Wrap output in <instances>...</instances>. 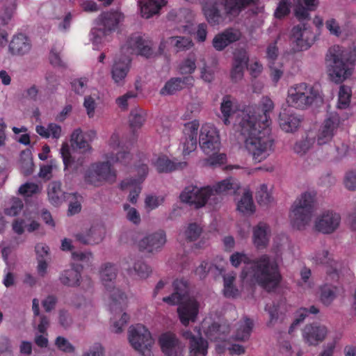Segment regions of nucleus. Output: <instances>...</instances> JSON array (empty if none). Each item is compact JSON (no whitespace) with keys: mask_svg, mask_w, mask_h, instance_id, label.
<instances>
[{"mask_svg":"<svg viewBox=\"0 0 356 356\" xmlns=\"http://www.w3.org/2000/svg\"><path fill=\"white\" fill-rule=\"evenodd\" d=\"M312 259L316 264L324 265L327 274L337 276L341 264L333 259L332 255L327 250H323L316 252L312 256Z\"/></svg>","mask_w":356,"mask_h":356,"instance_id":"34","label":"nucleus"},{"mask_svg":"<svg viewBox=\"0 0 356 356\" xmlns=\"http://www.w3.org/2000/svg\"><path fill=\"white\" fill-rule=\"evenodd\" d=\"M165 243V233L159 230L146 234L139 241L138 248L143 252L154 253L160 251Z\"/></svg>","mask_w":356,"mask_h":356,"instance_id":"25","label":"nucleus"},{"mask_svg":"<svg viewBox=\"0 0 356 356\" xmlns=\"http://www.w3.org/2000/svg\"><path fill=\"white\" fill-rule=\"evenodd\" d=\"M33 163L30 150L22 151L20 155V170L26 176L31 175L33 171Z\"/></svg>","mask_w":356,"mask_h":356,"instance_id":"54","label":"nucleus"},{"mask_svg":"<svg viewBox=\"0 0 356 356\" xmlns=\"http://www.w3.org/2000/svg\"><path fill=\"white\" fill-rule=\"evenodd\" d=\"M300 118L293 113L284 110L280 114V126L281 129L286 132L296 131L300 126Z\"/></svg>","mask_w":356,"mask_h":356,"instance_id":"40","label":"nucleus"},{"mask_svg":"<svg viewBox=\"0 0 356 356\" xmlns=\"http://www.w3.org/2000/svg\"><path fill=\"white\" fill-rule=\"evenodd\" d=\"M39 227V224L35 221L31 220L29 223L24 219H17L13 223V229L14 232L18 234H22L25 228L29 232H33Z\"/></svg>","mask_w":356,"mask_h":356,"instance_id":"55","label":"nucleus"},{"mask_svg":"<svg viewBox=\"0 0 356 356\" xmlns=\"http://www.w3.org/2000/svg\"><path fill=\"white\" fill-rule=\"evenodd\" d=\"M128 339L131 347L142 356H152V348L154 340L149 330L142 324L129 327Z\"/></svg>","mask_w":356,"mask_h":356,"instance_id":"11","label":"nucleus"},{"mask_svg":"<svg viewBox=\"0 0 356 356\" xmlns=\"http://www.w3.org/2000/svg\"><path fill=\"white\" fill-rule=\"evenodd\" d=\"M229 260L234 267L242 263L245 264L240 276L243 286H252L258 284L270 290L280 283L281 275L278 264L267 254L250 261L247 254L236 252L230 256Z\"/></svg>","mask_w":356,"mask_h":356,"instance_id":"1","label":"nucleus"},{"mask_svg":"<svg viewBox=\"0 0 356 356\" xmlns=\"http://www.w3.org/2000/svg\"><path fill=\"white\" fill-rule=\"evenodd\" d=\"M199 145L204 154H213L219 151L220 139L217 128L211 123L201 126L199 134Z\"/></svg>","mask_w":356,"mask_h":356,"instance_id":"16","label":"nucleus"},{"mask_svg":"<svg viewBox=\"0 0 356 356\" xmlns=\"http://www.w3.org/2000/svg\"><path fill=\"white\" fill-rule=\"evenodd\" d=\"M207 188L211 191L209 204L214 206L221 201V195L235 193L239 189L240 184L236 179L228 177L213 186H207Z\"/></svg>","mask_w":356,"mask_h":356,"instance_id":"19","label":"nucleus"},{"mask_svg":"<svg viewBox=\"0 0 356 356\" xmlns=\"http://www.w3.org/2000/svg\"><path fill=\"white\" fill-rule=\"evenodd\" d=\"M252 327V321L247 317H245L236 325L234 339L238 341H245L248 339L250 336Z\"/></svg>","mask_w":356,"mask_h":356,"instance_id":"49","label":"nucleus"},{"mask_svg":"<svg viewBox=\"0 0 356 356\" xmlns=\"http://www.w3.org/2000/svg\"><path fill=\"white\" fill-rule=\"evenodd\" d=\"M237 210L244 215H250L254 213L255 207L252 200V194L249 189H245L238 200Z\"/></svg>","mask_w":356,"mask_h":356,"instance_id":"48","label":"nucleus"},{"mask_svg":"<svg viewBox=\"0 0 356 356\" xmlns=\"http://www.w3.org/2000/svg\"><path fill=\"white\" fill-rule=\"evenodd\" d=\"M106 161L92 163L84 173V181L95 186H102L106 181L115 179V172L111 168V164L120 163L127 165L131 160V155L120 145V136L114 133L110 137L106 149L103 154Z\"/></svg>","mask_w":356,"mask_h":356,"instance_id":"3","label":"nucleus"},{"mask_svg":"<svg viewBox=\"0 0 356 356\" xmlns=\"http://www.w3.org/2000/svg\"><path fill=\"white\" fill-rule=\"evenodd\" d=\"M329 333L327 327L318 323L306 325L302 330V337L305 343L317 346L322 343Z\"/></svg>","mask_w":356,"mask_h":356,"instance_id":"21","label":"nucleus"},{"mask_svg":"<svg viewBox=\"0 0 356 356\" xmlns=\"http://www.w3.org/2000/svg\"><path fill=\"white\" fill-rule=\"evenodd\" d=\"M55 346L56 348L65 353H72L75 350L74 346L69 341V340L63 337H58L55 340Z\"/></svg>","mask_w":356,"mask_h":356,"instance_id":"63","label":"nucleus"},{"mask_svg":"<svg viewBox=\"0 0 356 356\" xmlns=\"http://www.w3.org/2000/svg\"><path fill=\"white\" fill-rule=\"evenodd\" d=\"M97 137V133L94 130H89L85 133L80 128L73 131L71 134L70 142L73 147L81 150L83 153L90 152L92 147L90 143Z\"/></svg>","mask_w":356,"mask_h":356,"instance_id":"30","label":"nucleus"},{"mask_svg":"<svg viewBox=\"0 0 356 356\" xmlns=\"http://www.w3.org/2000/svg\"><path fill=\"white\" fill-rule=\"evenodd\" d=\"M60 153L63 158V163L65 165V168H73L74 169H76L79 165H82L84 161L83 159H81L79 163H76L72 159L70 152V147L67 143H64L62 145V147L60 150Z\"/></svg>","mask_w":356,"mask_h":356,"instance_id":"56","label":"nucleus"},{"mask_svg":"<svg viewBox=\"0 0 356 356\" xmlns=\"http://www.w3.org/2000/svg\"><path fill=\"white\" fill-rule=\"evenodd\" d=\"M147 159L143 156L140 159L138 163L134 165L135 170L138 175V179H127L120 184V188L123 191L129 192V200L135 204L137 202V197L140 193V184L145 179L148 173V167L147 165Z\"/></svg>","mask_w":356,"mask_h":356,"instance_id":"14","label":"nucleus"},{"mask_svg":"<svg viewBox=\"0 0 356 356\" xmlns=\"http://www.w3.org/2000/svg\"><path fill=\"white\" fill-rule=\"evenodd\" d=\"M257 0H202V14L211 26L224 24L228 19L238 16L248 6Z\"/></svg>","mask_w":356,"mask_h":356,"instance_id":"4","label":"nucleus"},{"mask_svg":"<svg viewBox=\"0 0 356 356\" xmlns=\"http://www.w3.org/2000/svg\"><path fill=\"white\" fill-rule=\"evenodd\" d=\"M238 111V105L235 98L230 95H225L222 97L220 104V118L225 124H230L229 118H232Z\"/></svg>","mask_w":356,"mask_h":356,"instance_id":"39","label":"nucleus"},{"mask_svg":"<svg viewBox=\"0 0 356 356\" xmlns=\"http://www.w3.org/2000/svg\"><path fill=\"white\" fill-rule=\"evenodd\" d=\"M211 191L207 186L198 188L191 185L186 186L179 195L182 202L195 206L196 208L204 207L209 204V194Z\"/></svg>","mask_w":356,"mask_h":356,"instance_id":"20","label":"nucleus"},{"mask_svg":"<svg viewBox=\"0 0 356 356\" xmlns=\"http://www.w3.org/2000/svg\"><path fill=\"white\" fill-rule=\"evenodd\" d=\"M66 200L70 201L68 212L70 215H74L81 211V197L76 193H70Z\"/></svg>","mask_w":356,"mask_h":356,"instance_id":"62","label":"nucleus"},{"mask_svg":"<svg viewBox=\"0 0 356 356\" xmlns=\"http://www.w3.org/2000/svg\"><path fill=\"white\" fill-rule=\"evenodd\" d=\"M81 268L72 266L71 268L64 270L60 275V282L67 286H76L80 284Z\"/></svg>","mask_w":356,"mask_h":356,"instance_id":"47","label":"nucleus"},{"mask_svg":"<svg viewBox=\"0 0 356 356\" xmlns=\"http://www.w3.org/2000/svg\"><path fill=\"white\" fill-rule=\"evenodd\" d=\"M69 194L62 190L60 181H51L48 186V198L49 202L54 206H59L64 202L67 199Z\"/></svg>","mask_w":356,"mask_h":356,"instance_id":"42","label":"nucleus"},{"mask_svg":"<svg viewBox=\"0 0 356 356\" xmlns=\"http://www.w3.org/2000/svg\"><path fill=\"white\" fill-rule=\"evenodd\" d=\"M200 127V122L197 120H194L184 124L183 129L184 136L181 139L183 146V154L188 155L194 151L197 144V131Z\"/></svg>","mask_w":356,"mask_h":356,"instance_id":"27","label":"nucleus"},{"mask_svg":"<svg viewBox=\"0 0 356 356\" xmlns=\"http://www.w3.org/2000/svg\"><path fill=\"white\" fill-rule=\"evenodd\" d=\"M341 219L339 213L330 209L324 210L315 218L314 229L322 234H332L339 228Z\"/></svg>","mask_w":356,"mask_h":356,"instance_id":"18","label":"nucleus"},{"mask_svg":"<svg viewBox=\"0 0 356 356\" xmlns=\"http://www.w3.org/2000/svg\"><path fill=\"white\" fill-rule=\"evenodd\" d=\"M168 42L173 47H175L177 51H184L189 49L192 45V40L189 38L175 36L170 37L168 40Z\"/></svg>","mask_w":356,"mask_h":356,"instance_id":"58","label":"nucleus"},{"mask_svg":"<svg viewBox=\"0 0 356 356\" xmlns=\"http://www.w3.org/2000/svg\"><path fill=\"white\" fill-rule=\"evenodd\" d=\"M36 132L43 138H49L52 137L55 139H58L61 136V127L55 124L50 123L45 127L42 125H38L35 127Z\"/></svg>","mask_w":356,"mask_h":356,"instance_id":"50","label":"nucleus"},{"mask_svg":"<svg viewBox=\"0 0 356 356\" xmlns=\"http://www.w3.org/2000/svg\"><path fill=\"white\" fill-rule=\"evenodd\" d=\"M131 58L129 56L120 55L115 58L111 68V75L114 83L123 86L130 71Z\"/></svg>","mask_w":356,"mask_h":356,"instance_id":"23","label":"nucleus"},{"mask_svg":"<svg viewBox=\"0 0 356 356\" xmlns=\"http://www.w3.org/2000/svg\"><path fill=\"white\" fill-rule=\"evenodd\" d=\"M174 292L170 296L163 298V301L170 305L180 304L177 312L181 323L187 326L195 322L199 312V303L193 297H188V286L184 280L173 282Z\"/></svg>","mask_w":356,"mask_h":356,"instance_id":"6","label":"nucleus"},{"mask_svg":"<svg viewBox=\"0 0 356 356\" xmlns=\"http://www.w3.org/2000/svg\"><path fill=\"white\" fill-rule=\"evenodd\" d=\"M229 327L226 323L218 324L214 323L209 326L205 334L211 341H225L229 333Z\"/></svg>","mask_w":356,"mask_h":356,"instance_id":"41","label":"nucleus"},{"mask_svg":"<svg viewBox=\"0 0 356 356\" xmlns=\"http://www.w3.org/2000/svg\"><path fill=\"white\" fill-rule=\"evenodd\" d=\"M252 233L253 243L256 248H265L268 244L271 235L270 226L264 222H260L253 227Z\"/></svg>","mask_w":356,"mask_h":356,"instance_id":"36","label":"nucleus"},{"mask_svg":"<svg viewBox=\"0 0 356 356\" xmlns=\"http://www.w3.org/2000/svg\"><path fill=\"white\" fill-rule=\"evenodd\" d=\"M152 165L159 173H169L186 167V162H177L170 160L166 155L155 156L152 160Z\"/></svg>","mask_w":356,"mask_h":356,"instance_id":"32","label":"nucleus"},{"mask_svg":"<svg viewBox=\"0 0 356 356\" xmlns=\"http://www.w3.org/2000/svg\"><path fill=\"white\" fill-rule=\"evenodd\" d=\"M31 48L29 39L24 34H17L13 37L9 44V51L13 55L22 56L28 54Z\"/></svg>","mask_w":356,"mask_h":356,"instance_id":"37","label":"nucleus"},{"mask_svg":"<svg viewBox=\"0 0 356 356\" xmlns=\"http://www.w3.org/2000/svg\"><path fill=\"white\" fill-rule=\"evenodd\" d=\"M153 42L147 36L140 33H134L130 35L122 46V54H136L146 58L152 57L154 55Z\"/></svg>","mask_w":356,"mask_h":356,"instance_id":"13","label":"nucleus"},{"mask_svg":"<svg viewBox=\"0 0 356 356\" xmlns=\"http://www.w3.org/2000/svg\"><path fill=\"white\" fill-rule=\"evenodd\" d=\"M316 143V134L314 131H309L295 143L293 150L299 155H305Z\"/></svg>","mask_w":356,"mask_h":356,"instance_id":"44","label":"nucleus"},{"mask_svg":"<svg viewBox=\"0 0 356 356\" xmlns=\"http://www.w3.org/2000/svg\"><path fill=\"white\" fill-rule=\"evenodd\" d=\"M15 12V6L14 4L5 6L0 12V26L9 25L12 21ZM7 33L0 29V44H5L7 42Z\"/></svg>","mask_w":356,"mask_h":356,"instance_id":"46","label":"nucleus"},{"mask_svg":"<svg viewBox=\"0 0 356 356\" xmlns=\"http://www.w3.org/2000/svg\"><path fill=\"white\" fill-rule=\"evenodd\" d=\"M236 279V274L233 272L225 274L223 276L225 296L227 298H235L238 296L239 292L237 288L234 286Z\"/></svg>","mask_w":356,"mask_h":356,"instance_id":"53","label":"nucleus"},{"mask_svg":"<svg viewBox=\"0 0 356 356\" xmlns=\"http://www.w3.org/2000/svg\"><path fill=\"white\" fill-rule=\"evenodd\" d=\"M106 228L102 223H95L91 227L76 234L78 241L86 245H95L101 243L104 238Z\"/></svg>","mask_w":356,"mask_h":356,"instance_id":"29","label":"nucleus"},{"mask_svg":"<svg viewBox=\"0 0 356 356\" xmlns=\"http://www.w3.org/2000/svg\"><path fill=\"white\" fill-rule=\"evenodd\" d=\"M255 108L249 107L243 112V118L239 121L241 133L245 138V147L252 156L255 163L268 159L274 152V140L270 127L258 126L257 118L253 115Z\"/></svg>","mask_w":356,"mask_h":356,"instance_id":"2","label":"nucleus"},{"mask_svg":"<svg viewBox=\"0 0 356 356\" xmlns=\"http://www.w3.org/2000/svg\"><path fill=\"white\" fill-rule=\"evenodd\" d=\"M123 17V15L118 11L105 12L99 15L97 19L99 27L92 29L90 34L94 49L99 48V45L104 42L107 33L115 31Z\"/></svg>","mask_w":356,"mask_h":356,"instance_id":"9","label":"nucleus"},{"mask_svg":"<svg viewBox=\"0 0 356 356\" xmlns=\"http://www.w3.org/2000/svg\"><path fill=\"white\" fill-rule=\"evenodd\" d=\"M159 342L165 356H183L185 346L175 334L170 332L162 334Z\"/></svg>","mask_w":356,"mask_h":356,"instance_id":"26","label":"nucleus"},{"mask_svg":"<svg viewBox=\"0 0 356 356\" xmlns=\"http://www.w3.org/2000/svg\"><path fill=\"white\" fill-rule=\"evenodd\" d=\"M24 207L22 201L18 197H13L4 212L7 216H15L19 214Z\"/></svg>","mask_w":356,"mask_h":356,"instance_id":"61","label":"nucleus"},{"mask_svg":"<svg viewBox=\"0 0 356 356\" xmlns=\"http://www.w3.org/2000/svg\"><path fill=\"white\" fill-rule=\"evenodd\" d=\"M249 56L244 49H237L234 54L233 66L231 71L232 79L237 82L243 76L244 70L248 67Z\"/></svg>","mask_w":356,"mask_h":356,"instance_id":"33","label":"nucleus"},{"mask_svg":"<svg viewBox=\"0 0 356 356\" xmlns=\"http://www.w3.org/2000/svg\"><path fill=\"white\" fill-rule=\"evenodd\" d=\"M183 337L189 340L190 356H206L208 343L202 337H196L190 330L183 332Z\"/></svg>","mask_w":356,"mask_h":356,"instance_id":"35","label":"nucleus"},{"mask_svg":"<svg viewBox=\"0 0 356 356\" xmlns=\"http://www.w3.org/2000/svg\"><path fill=\"white\" fill-rule=\"evenodd\" d=\"M286 101L289 106L304 110L321 102L323 97L317 86L302 82L289 88Z\"/></svg>","mask_w":356,"mask_h":356,"instance_id":"7","label":"nucleus"},{"mask_svg":"<svg viewBox=\"0 0 356 356\" xmlns=\"http://www.w3.org/2000/svg\"><path fill=\"white\" fill-rule=\"evenodd\" d=\"M352 91L350 87L346 86H341L338 95V104L339 108H346L350 102Z\"/></svg>","mask_w":356,"mask_h":356,"instance_id":"57","label":"nucleus"},{"mask_svg":"<svg viewBox=\"0 0 356 356\" xmlns=\"http://www.w3.org/2000/svg\"><path fill=\"white\" fill-rule=\"evenodd\" d=\"M320 300L321 302L328 306L337 298L338 293V288L332 284H324L321 289Z\"/></svg>","mask_w":356,"mask_h":356,"instance_id":"51","label":"nucleus"},{"mask_svg":"<svg viewBox=\"0 0 356 356\" xmlns=\"http://www.w3.org/2000/svg\"><path fill=\"white\" fill-rule=\"evenodd\" d=\"M274 103L270 98L268 97H263L259 104L258 106H248L245 108L238 114L239 117L243 118V112L249 107L255 108V113L253 114L256 118V123L258 126H270V114L274 109Z\"/></svg>","mask_w":356,"mask_h":356,"instance_id":"24","label":"nucleus"},{"mask_svg":"<svg viewBox=\"0 0 356 356\" xmlns=\"http://www.w3.org/2000/svg\"><path fill=\"white\" fill-rule=\"evenodd\" d=\"M356 61V47L350 52L344 47L334 45L326 55L327 73L330 79L341 83L348 79L353 72V63Z\"/></svg>","mask_w":356,"mask_h":356,"instance_id":"5","label":"nucleus"},{"mask_svg":"<svg viewBox=\"0 0 356 356\" xmlns=\"http://www.w3.org/2000/svg\"><path fill=\"white\" fill-rule=\"evenodd\" d=\"M106 350L99 342L92 343L88 350L83 352L81 356H105Z\"/></svg>","mask_w":356,"mask_h":356,"instance_id":"64","label":"nucleus"},{"mask_svg":"<svg viewBox=\"0 0 356 356\" xmlns=\"http://www.w3.org/2000/svg\"><path fill=\"white\" fill-rule=\"evenodd\" d=\"M316 195L306 192L293 202L289 218L292 227L298 230H304L309 225L314 211Z\"/></svg>","mask_w":356,"mask_h":356,"instance_id":"8","label":"nucleus"},{"mask_svg":"<svg viewBox=\"0 0 356 356\" xmlns=\"http://www.w3.org/2000/svg\"><path fill=\"white\" fill-rule=\"evenodd\" d=\"M341 124L339 115L330 113L321 124L316 134V145L318 147L329 145L333 140Z\"/></svg>","mask_w":356,"mask_h":356,"instance_id":"15","label":"nucleus"},{"mask_svg":"<svg viewBox=\"0 0 356 356\" xmlns=\"http://www.w3.org/2000/svg\"><path fill=\"white\" fill-rule=\"evenodd\" d=\"M279 51L277 47V41L270 43L266 51V57L268 60L270 76L273 81L277 83L282 76L283 65L278 59Z\"/></svg>","mask_w":356,"mask_h":356,"instance_id":"28","label":"nucleus"},{"mask_svg":"<svg viewBox=\"0 0 356 356\" xmlns=\"http://www.w3.org/2000/svg\"><path fill=\"white\" fill-rule=\"evenodd\" d=\"M165 3V0H143L140 3L141 16L146 19L150 18L158 14Z\"/></svg>","mask_w":356,"mask_h":356,"instance_id":"45","label":"nucleus"},{"mask_svg":"<svg viewBox=\"0 0 356 356\" xmlns=\"http://www.w3.org/2000/svg\"><path fill=\"white\" fill-rule=\"evenodd\" d=\"M314 34L305 24L294 26L291 32L289 42L293 51L308 49L314 43Z\"/></svg>","mask_w":356,"mask_h":356,"instance_id":"17","label":"nucleus"},{"mask_svg":"<svg viewBox=\"0 0 356 356\" xmlns=\"http://www.w3.org/2000/svg\"><path fill=\"white\" fill-rule=\"evenodd\" d=\"M202 231V229L200 225L195 222L190 223L184 231V235L188 241H193L199 238Z\"/></svg>","mask_w":356,"mask_h":356,"instance_id":"59","label":"nucleus"},{"mask_svg":"<svg viewBox=\"0 0 356 356\" xmlns=\"http://www.w3.org/2000/svg\"><path fill=\"white\" fill-rule=\"evenodd\" d=\"M193 82L194 79L193 76L172 78L165 83L160 92L163 95H172L175 92L181 90L184 86H193Z\"/></svg>","mask_w":356,"mask_h":356,"instance_id":"38","label":"nucleus"},{"mask_svg":"<svg viewBox=\"0 0 356 356\" xmlns=\"http://www.w3.org/2000/svg\"><path fill=\"white\" fill-rule=\"evenodd\" d=\"M99 273L101 282L110 298L111 309H113L115 306L121 305L126 300L124 293L115 286L118 268L112 263H105L101 266Z\"/></svg>","mask_w":356,"mask_h":356,"instance_id":"10","label":"nucleus"},{"mask_svg":"<svg viewBox=\"0 0 356 356\" xmlns=\"http://www.w3.org/2000/svg\"><path fill=\"white\" fill-rule=\"evenodd\" d=\"M124 304L125 302L121 305H118L115 306L113 309H111L109 305L111 312H115L113 317L111 318V329L115 333L122 332L124 327L129 320V316L127 313L124 312L121 314L122 305Z\"/></svg>","mask_w":356,"mask_h":356,"instance_id":"43","label":"nucleus"},{"mask_svg":"<svg viewBox=\"0 0 356 356\" xmlns=\"http://www.w3.org/2000/svg\"><path fill=\"white\" fill-rule=\"evenodd\" d=\"M241 38V32L236 28H229L217 34L213 39L212 44L217 51H222L230 44Z\"/></svg>","mask_w":356,"mask_h":356,"instance_id":"31","label":"nucleus"},{"mask_svg":"<svg viewBox=\"0 0 356 356\" xmlns=\"http://www.w3.org/2000/svg\"><path fill=\"white\" fill-rule=\"evenodd\" d=\"M122 267L130 277L138 280H146L152 274V268L142 259L129 257L124 260Z\"/></svg>","mask_w":356,"mask_h":356,"instance_id":"22","label":"nucleus"},{"mask_svg":"<svg viewBox=\"0 0 356 356\" xmlns=\"http://www.w3.org/2000/svg\"><path fill=\"white\" fill-rule=\"evenodd\" d=\"M146 111L141 108H133L129 115V124L132 129H140L146 120Z\"/></svg>","mask_w":356,"mask_h":356,"instance_id":"52","label":"nucleus"},{"mask_svg":"<svg viewBox=\"0 0 356 356\" xmlns=\"http://www.w3.org/2000/svg\"><path fill=\"white\" fill-rule=\"evenodd\" d=\"M195 58L193 56H190L179 65V71L181 74H191L196 69Z\"/></svg>","mask_w":356,"mask_h":356,"instance_id":"60","label":"nucleus"},{"mask_svg":"<svg viewBox=\"0 0 356 356\" xmlns=\"http://www.w3.org/2000/svg\"><path fill=\"white\" fill-rule=\"evenodd\" d=\"M318 0H281L275 12L277 18L286 16L293 8L295 16L300 20H305L309 17V11L316 9Z\"/></svg>","mask_w":356,"mask_h":356,"instance_id":"12","label":"nucleus"}]
</instances>
